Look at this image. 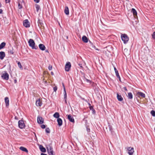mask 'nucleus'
I'll use <instances>...</instances> for the list:
<instances>
[{
  "instance_id": "obj_1",
  "label": "nucleus",
  "mask_w": 155,
  "mask_h": 155,
  "mask_svg": "<svg viewBox=\"0 0 155 155\" xmlns=\"http://www.w3.org/2000/svg\"><path fill=\"white\" fill-rule=\"evenodd\" d=\"M28 43L29 46L32 49L37 50L38 49L37 46L35 45V43L34 40L32 39H30L28 41Z\"/></svg>"
},
{
  "instance_id": "obj_2",
  "label": "nucleus",
  "mask_w": 155,
  "mask_h": 155,
  "mask_svg": "<svg viewBox=\"0 0 155 155\" xmlns=\"http://www.w3.org/2000/svg\"><path fill=\"white\" fill-rule=\"evenodd\" d=\"M51 143H50L49 145H45L46 148L49 155H54V152L53 151L52 147L51 146Z\"/></svg>"
},
{
  "instance_id": "obj_3",
  "label": "nucleus",
  "mask_w": 155,
  "mask_h": 155,
  "mask_svg": "<svg viewBox=\"0 0 155 155\" xmlns=\"http://www.w3.org/2000/svg\"><path fill=\"white\" fill-rule=\"evenodd\" d=\"M120 38L124 43L125 44H127L129 40L128 36L125 33H120Z\"/></svg>"
},
{
  "instance_id": "obj_4",
  "label": "nucleus",
  "mask_w": 155,
  "mask_h": 155,
  "mask_svg": "<svg viewBox=\"0 0 155 155\" xmlns=\"http://www.w3.org/2000/svg\"><path fill=\"white\" fill-rule=\"evenodd\" d=\"M1 77L4 80H8L9 79V75L6 71H5L2 74Z\"/></svg>"
},
{
  "instance_id": "obj_5",
  "label": "nucleus",
  "mask_w": 155,
  "mask_h": 155,
  "mask_svg": "<svg viewBox=\"0 0 155 155\" xmlns=\"http://www.w3.org/2000/svg\"><path fill=\"white\" fill-rule=\"evenodd\" d=\"M71 67V65L70 62L68 61L66 62L65 65V71L67 72L69 71Z\"/></svg>"
},
{
  "instance_id": "obj_6",
  "label": "nucleus",
  "mask_w": 155,
  "mask_h": 155,
  "mask_svg": "<svg viewBox=\"0 0 155 155\" xmlns=\"http://www.w3.org/2000/svg\"><path fill=\"white\" fill-rule=\"evenodd\" d=\"M18 125L19 128L21 129L25 128V125L24 122V120H21L18 121Z\"/></svg>"
},
{
  "instance_id": "obj_7",
  "label": "nucleus",
  "mask_w": 155,
  "mask_h": 155,
  "mask_svg": "<svg viewBox=\"0 0 155 155\" xmlns=\"http://www.w3.org/2000/svg\"><path fill=\"white\" fill-rule=\"evenodd\" d=\"M117 100L120 102H121L123 104H124L125 103L123 101L124 99L121 95L120 93H117Z\"/></svg>"
},
{
  "instance_id": "obj_8",
  "label": "nucleus",
  "mask_w": 155,
  "mask_h": 155,
  "mask_svg": "<svg viewBox=\"0 0 155 155\" xmlns=\"http://www.w3.org/2000/svg\"><path fill=\"white\" fill-rule=\"evenodd\" d=\"M145 94L143 93L141 91H138L137 92L136 94V97L137 98V97L140 98L141 97L143 98L145 97Z\"/></svg>"
},
{
  "instance_id": "obj_9",
  "label": "nucleus",
  "mask_w": 155,
  "mask_h": 155,
  "mask_svg": "<svg viewBox=\"0 0 155 155\" xmlns=\"http://www.w3.org/2000/svg\"><path fill=\"white\" fill-rule=\"evenodd\" d=\"M127 149L128 151L127 153L129 155H133L134 152V148L133 147H127Z\"/></svg>"
},
{
  "instance_id": "obj_10",
  "label": "nucleus",
  "mask_w": 155,
  "mask_h": 155,
  "mask_svg": "<svg viewBox=\"0 0 155 155\" xmlns=\"http://www.w3.org/2000/svg\"><path fill=\"white\" fill-rule=\"evenodd\" d=\"M37 122L38 124H41L44 123V119L41 117L38 116L37 118Z\"/></svg>"
},
{
  "instance_id": "obj_11",
  "label": "nucleus",
  "mask_w": 155,
  "mask_h": 155,
  "mask_svg": "<svg viewBox=\"0 0 155 155\" xmlns=\"http://www.w3.org/2000/svg\"><path fill=\"white\" fill-rule=\"evenodd\" d=\"M23 25L26 28H28L30 27V23L28 19H26L23 21Z\"/></svg>"
},
{
  "instance_id": "obj_12",
  "label": "nucleus",
  "mask_w": 155,
  "mask_h": 155,
  "mask_svg": "<svg viewBox=\"0 0 155 155\" xmlns=\"http://www.w3.org/2000/svg\"><path fill=\"white\" fill-rule=\"evenodd\" d=\"M67 119H68L70 122L73 124L75 123L74 118L71 114L67 115Z\"/></svg>"
},
{
  "instance_id": "obj_13",
  "label": "nucleus",
  "mask_w": 155,
  "mask_h": 155,
  "mask_svg": "<svg viewBox=\"0 0 155 155\" xmlns=\"http://www.w3.org/2000/svg\"><path fill=\"white\" fill-rule=\"evenodd\" d=\"M38 146L39 148L40 151L42 152V153H45L46 152V150L45 147L41 144H38Z\"/></svg>"
},
{
  "instance_id": "obj_14",
  "label": "nucleus",
  "mask_w": 155,
  "mask_h": 155,
  "mask_svg": "<svg viewBox=\"0 0 155 155\" xmlns=\"http://www.w3.org/2000/svg\"><path fill=\"white\" fill-rule=\"evenodd\" d=\"M62 85L63 88L64 90V99H67V93L66 91L65 87V85H64V83L63 82L62 83Z\"/></svg>"
},
{
  "instance_id": "obj_15",
  "label": "nucleus",
  "mask_w": 155,
  "mask_h": 155,
  "mask_svg": "<svg viewBox=\"0 0 155 155\" xmlns=\"http://www.w3.org/2000/svg\"><path fill=\"white\" fill-rule=\"evenodd\" d=\"M35 104L36 106L41 107L42 104V101L40 98H38L36 100Z\"/></svg>"
},
{
  "instance_id": "obj_16",
  "label": "nucleus",
  "mask_w": 155,
  "mask_h": 155,
  "mask_svg": "<svg viewBox=\"0 0 155 155\" xmlns=\"http://www.w3.org/2000/svg\"><path fill=\"white\" fill-rule=\"evenodd\" d=\"M38 48L42 51H45L46 49V47L44 45L42 44H40L38 45Z\"/></svg>"
},
{
  "instance_id": "obj_17",
  "label": "nucleus",
  "mask_w": 155,
  "mask_h": 155,
  "mask_svg": "<svg viewBox=\"0 0 155 155\" xmlns=\"http://www.w3.org/2000/svg\"><path fill=\"white\" fill-rule=\"evenodd\" d=\"M37 23H38V26L40 28L43 26L44 24L43 22V21L42 20H40L39 18H38Z\"/></svg>"
},
{
  "instance_id": "obj_18",
  "label": "nucleus",
  "mask_w": 155,
  "mask_h": 155,
  "mask_svg": "<svg viewBox=\"0 0 155 155\" xmlns=\"http://www.w3.org/2000/svg\"><path fill=\"white\" fill-rule=\"evenodd\" d=\"M5 102V106L6 107H8L9 105V100L8 97H5L4 98Z\"/></svg>"
},
{
  "instance_id": "obj_19",
  "label": "nucleus",
  "mask_w": 155,
  "mask_h": 155,
  "mask_svg": "<svg viewBox=\"0 0 155 155\" xmlns=\"http://www.w3.org/2000/svg\"><path fill=\"white\" fill-rule=\"evenodd\" d=\"M5 56V54L4 51H0V59L3 60Z\"/></svg>"
},
{
  "instance_id": "obj_20",
  "label": "nucleus",
  "mask_w": 155,
  "mask_h": 155,
  "mask_svg": "<svg viewBox=\"0 0 155 155\" xmlns=\"http://www.w3.org/2000/svg\"><path fill=\"white\" fill-rule=\"evenodd\" d=\"M82 41L85 43H87L88 42L89 39L85 35H84L82 37Z\"/></svg>"
},
{
  "instance_id": "obj_21",
  "label": "nucleus",
  "mask_w": 155,
  "mask_h": 155,
  "mask_svg": "<svg viewBox=\"0 0 155 155\" xmlns=\"http://www.w3.org/2000/svg\"><path fill=\"white\" fill-rule=\"evenodd\" d=\"M8 54H14V49L12 47H11L10 48H9L8 50Z\"/></svg>"
},
{
  "instance_id": "obj_22",
  "label": "nucleus",
  "mask_w": 155,
  "mask_h": 155,
  "mask_svg": "<svg viewBox=\"0 0 155 155\" xmlns=\"http://www.w3.org/2000/svg\"><path fill=\"white\" fill-rule=\"evenodd\" d=\"M64 12L65 14L67 15H69V11L68 7V6H65L64 10Z\"/></svg>"
},
{
  "instance_id": "obj_23",
  "label": "nucleus",
  "mask_w": 155,
  "mask_h": 155,
  "mask_svg": "<svg viewBox=\"0 0 155 155\" xmlns=\"http://www.w3.org/2000/svg\"><path fill=\"white\" fill-rule=\"evenodd\" d=\"M57 122H58V125L60 127L62 125L63 121L62 119L61 118H58L57 119Z\"/></svg>"
},
{
  "instance_id": "obj_24",
  "label": "nucleus",
  "mask_w": 155,
  "mask_h": 155,
  "mask_svg": "<svg viewBox=\"0 0 155 155\" xmlns=\"http://www.w3.org/2000/svg\"><path fill=\"white\" fill-rule=\"evenodd\" d=\"M19 149L22 151L25 152L27 153H28V150L27 148L21 146L19 148Z\"/></svg>"
},
{
  "instance_id": "obj_25",
  "label": "nucleus",
  "mask_w": 155,
  "mask_h": 155,
  "mask_svg": "<svg viewBox=\"0 0 155 155\" xmlns=\"http://www.w3.org/2000/svg\"><path fill=\"white\" fill-rule=\"evenodd\" d=\"M131 12L133 13V15L134 16H136L137 15V12L135 8H132L131 9Z\"/></svg>"
},
{
  "instance_id": "obj_26",
  "label": "nucleus",
  "mask_w": 155,
  "mask_h": 155,
  "mask_svg": "<svg viewBox=\"0 0 155 155\" xmlns=\"http://www.w3.org/2000/svg\"><path fill=\"white\" fill-rule=\"evenodd\" d=\"M108 126L109 128V130L110 131L111 134H113L114 131L113 130V128L112 126L110 124V123H108Z\"/></svg>"
},
{
  "instance_id": "obj_27",
  "label": "nucleus",
  "mask_w": 155,
  "mask_h": 155,
  "mask_svg": "<svg viewBox=\"0 0 155 155\" xmlns=\"http://www.w3.org/2000/svg\"><path fill=\"white\" fill-rule=\"evenodd\" d=\"M127 97L128 99L129 100H131L133 98V95L132 93L131 92H129L128 93Z\"/></svg>"
},
{
  "instance_id": "obj_28",
  "label": "nucleus",
  "mask_w": 155,
  "mask_h": 155,
  "mask_svg": "<svg viewBox=\"0 0 155 155\" xmlns=\"http://www.w3.org/2000/svg\"><path fill=\"white\" fill-rule=\"evenodd\" d=\"M60 116L58 112H55L53 115V117L55 118L58 119V118H60L59 117Z\"/></svg>"
},
{
  "instance_id": "obj_29",
  "label": "nucleus",
  "mask_w": 155,
  "mask_h": 155,
  "mask_svg": "<svg viewBox=\"0 0 155 155\" xmlns=\"http://www.w3.org/2000/svg\"><path fill=\"white\" fill-rule=\"evenodd\" d=\"M6 43L5 42H2L0 44V50L4 48L5 47Z\"/></svg>"
},
{
  "instance_id": "obj_30",
  "label": "nucleus",
  "mask_w": 155,
  "mask_h": 155,
  "mask_svg": "<svg viewBox=\"0 0 155 155\" xmlns=\"http://www.w3.org/2000/svg\"><path fill=\"white\" fill-rule=\"evenodd\" d=\"M84 80L86 81L87 82L89 83L90 84H91L93 83L92 81L87 79L84 76Z\"/></svg>"
},
{
  "instance_id": "obj_31",
  "label": "nucleus",
  "mask_w": 155,
  "mask_h": 155,
  "mask_svg": "<svg viewBox=\"0 0 155 155\" xmlns=\"http://www.w3.org/2000/svg\"><path fill=\"white\" fill-rule=\"evenodd\" d=\"M16 62L17 63L18 66V67H19V68L21 69H23V67H22V65H21L20 62L19 61H16Z\"/></svg>"
},
{
  "instance_id": "obj_32",
  "label": "nucleus",
  "mask_w": 155,
  "mask_h": 155,
  "mask_svg": "<svg viewBox=\"0 0 155 155\" xmlns=\"http://www.w3.org/2000/svg\"><path fill=\"white\" fill-rule=\"evenodd\" d=\"M35 8H36V11L38 12L39 11V10L40 9V5L37 4H36L35 5Z\"/></svg>"
},
{
  "instance_id": "obj_33",
  "label": "nucleus",
  "mask_w": 155,
  "mask_h": 155,
  "mask_svg": "<svg viewBox=\"0 0 155 155\" xmlns=\"http://www.w3.org/2000/svg\"><path fill=\"white\" fill-rule=\"evenodd\" d=\"M115 75L117 77V78L119 79V80L120 81V82H122L121 81V78L120 77L119 74V73H117L115 74Z\"/></svg>"
},
{
  "instance_id": "obj_34",
  "label": "nucleus",
  "mask_w": 155,
  "mask_h": 155,
  "mask_svg": "<svg viewBox=\"0 0 155 155\" xmlns=\"http://www.w3.org/2000/svg\"><path fill=\"white\" fill-rule=\"evenodd\" d=\"M150 114L152 116L155 117V111L154 110H151L150 112Z\"/></svg>"
},
{
  "instance_id": "obj_35",
  "label": "nucleus",
  "mask_w": 155,
  "mask_h": 155,
  "mask_svg": "<svg viewBox=\"0 0 155 155\" xmlns=\"http://www.w3.org/2000/svg\"><path fill=\"white\" fill-rule=\"evenodd\" d=\"M110 53V51H108L107 50V51H105L104 52V53L105 54L106 56L108 57L109 55V53Z\"/></svg>"
},
{
  "instance_id": "obj_36",
  "label": "nucleus",
  "mask_w": 155,
  "mask_h": 155,
  "mask_svg": "<svg viewBox=\"0 0 155 155\" xmlns=\"http://www.w3.org/2000/svg\"><path fill=\"white\" fill-rule=\"evenodd\" d=\"M45 132L46 134H49L50 133V130L49 127L46 128Z\"/></svg>"
},
{
  "instance_id": "obj_37",
  "label": "nucleus",
  "mask_w": 155,
  "mask_h": 155,
  "mask_svg": "<svg viewBox=\"0 0 155 155\" xmlns=\"http://www.w3.org/2000/svg\"><path fill=\"white\" fill-rule=\"evenodd\" d=\"M86 130L88 133L90 132V129L89 126L88 125H86Z\"/></svg>"
},
{
  "instance_id": "obj_38",
  "label": "nucleus",
  "mask_w": 155,
  "mask_h": 155,
  "mask_svg": "<svg viewBox=\"0 0 155 155\" xmlns=\"http://www.w3.org/2000/svg\"><path fill=\"white\" fill-rule=\"evenodd\" d=\"M40 125V127L42 129H45V128H46L47 126V125H46L44 124H43Z\"/></svg>"
},
{
  "instance_id": "obj_39",
  "label": "nucleus",
  "mask_w": 155,
  "mask_h": 155,
  "mask_svg": "<svg viewBox=\"0 0 155 155\" xmlns=\"http://www.w3.org/2000/svg\"><path fill=\"white\" fill-rule=\"evenodd\" d=\"M18 8L19 9H21L22 8L23 6L21 4L18 3Z\"/></svg>"
},
{
  "instance_id": "obj_40",
  "label": "nucleus",
  "mask_w": 155,
  "mask_h": 155,
  "mask_svg": "<svg viewBox=\"0 0 155 155\" xmlns=\"http://www.w3.org/2000/svg\"><path fill=\"white\" fill-rule=\"evenodd\" d=\"M152 38L154 39H155V31L153 32L152 35Z\"/></svg>"
},
{
  "instance_id": "obj_41",
  "label": "nucleus",
  "mask_w": 155,
  "mask_h": 155,
  "mask_svg": "<svg viewBox=\"0 0 155 155\" xmlns=\"http://www.w3.org/2000/svg\"><path fill=\"white\" fill-rule=\"evenodd\" d=\"M58 89V87L56 86H55L54 87H53V90H54V91L56 92L57 90Z\"/></svg>"
},
{
  "instance_id": "obj_42",
  "label": "nucleus",
  "mask_w": 155,
  "mask_h": 155,
  "mask_svg": "<svg viewBox=\"0 0 155 155\" xmlns=\"http://www.w3.org/2000/svg\"><path fill=\"white\" fill-rule=\"evenodd\" d=\"M91 110L92 111V113L94 115L96 114V111L94 109Z\"/></svg>"
},
{
  "instance_id": "obj_43",
  "label": "nucleus",
  "mask_w": 155,
  "mask_h": 155,
  "mask_svg": "<svg viewBox=\"0 0 155 155\" xmlns=\"http://www.w3.org/2000/svg\"><path fill=\"white\" fill-rule=\"evenodd\" d=\"M52 65H49V66L48 67V69L49 71H51L52 70Z\"/></svg>"
},
{
  "instance_id": "obj_44",
  "label": "nucleus",
  "mask_w": 155,
  "mask_h": 155,
  "mask_svg": "<svg viewBox=\"0 0 155 155\" xmlns=\"http://www.w3.org/2000/svg\"><path fill=\"white\" fill-rule=\"evenodd\" d=\"M114 69L115 74L118 72L117 68L114 66Z\"/></svg>"
},
{
  "instance_id": "obj_45",
  "label": "nucleus",
  "mask_w": 155,
  "mask_h": 155,
  "mask_svg": "<svg viewBox=\"0 0 155 155\" xmlns=\"http://www.w3.org/2000/svg\"><path fill=\"white\" fill-rule=\"evenodd\" d=\"M87 116H84V118L82 119V120L83 121H85V120H86V119L87 118Z\"/></svg>"
},
{
  "instance_id": "obj_46",
  "label": "nucleus",
  "mask_w": 155,
  "mask_h": 155,
  "mask_svg": "<svg viewBox=\"0 0 155 155\" xmlns=\"http://www.w3.org/2000/svg\"><path fill=\"white\" fill-rule=\"evenodd\" d=\"M89 108L90 110H92V109H94V106H91L89 107Z\"/></svg>"
},
{
  "instance_id": "obj_47",
  "label": "nucleus",
  "mask_w": 155,
  "mask_h": 155,
  "mask_svg": "<svg viewBox=\"0 0 155 155\" xmlns=\"http://www.w3.org/2000/svg\"><path fill=\"white\" fill-rule=\"evenodd\" d=\"M93 48L94 49L98 51H99L100 50L99 49L97 48L95 45L94 46H93Z\"/></svg>"
},
{
  "instance_id": "obj_48",
  "label": "nucleus",
  "mask_w": 155,
  "mask_h": 155,
  "mask_svg": "<svg viewBox=\"0 0 155 155\" xmlns=\"http://www.w3.org/2000/svg\"><path fill=\"white\" fill-rule=\"evenodd\" d=\"M34 1L35 2L37 3L39 2L40 0H34Z\"/></svg>"
},
{
  "instance_id": "obj_49",
  "label": "nucleus",
  "mask_w": 155,
  "mask_h": 155,
  "mask_svg": "<svg viewBox=\"0 0 155 155\" xmlns=\"http://www.w3.org/2000/svg\"><path fill=\"white\" fill-rule=\"evenodd\" d=\"M6 3H9L11 2V0H5Z\"/></svg>"
},
{
  "instance_id": "obj_50",
  "label": "nucleus",
  "mask_w": 155,
  "mask_h": 155,
  "mask_svg": "<svg viewBox=\"0 0 155 155\" xmlns=\"http://www.w3.org/2000/svg\"><path fill=\"white\" fill-rule=\"evenodd\" d=\"M90 44V46H91L92 48H93V46H94V45L93 43L91 42V43Z\"/></svg>"
},
{
  "instance_id": "obj_51",
  "label": "nucleus",
  "mask_w": 155,
  "mask_h": 155,
  "mask_svg": "<svg viewBox=\"0 0 155 155\" xmlns=\"http://www.w3.org/2000/svg\"><path fill=\"white\" fill-rule=\"evenodd\" d=\"M90 44V46H91L92 48H93V46H94V45L93 43L91 42V43Z\"/></svg>"
},
{
  "instance_id": "obj_52",
  "label": "nucleus",
  "mask_w": 155,
  "mask_h": 155,
  "mask_svg": "<svg viewBox=\"0 0 155 155\" xmlns=\"http://www.w3.org/2000/svg\"><path fill=\"white\" fill-rule=\"evenodd\" d=\"M90 44V46H91L92 48H93V46H94V45L93 43L91 42V43Z\"/></svg>"
},
{
  "instance_id": "obj_53",
  "label": "nucleus",
  "mask_w": 155,
  "mask_h": 155,
  "mask_svg": "<svg viewBox=\"0 0 155 155\" xmlns=\"http://www.w3.org/2000/svg\"><path fill=\"white\" fill-rule=\"evenodd\" d=\"M78 65L80 66V67L81 68H83V66L82 65V64H79Z\"/></svg>"
},
{
  "instance_id": "obj_54",
  "label": "nucleus",
  "mask_w": 155,
  "mask_h": 155,
  "mask_svg": "<svg viewBox=\"0 0 155 155\" xmlns=\"http://www.w3.org/2000/svg\"><path fill=\"white\" fill-rule=\"evenodd\" d=\"M3 10L2 9H0V14H2L3 13Z\"/></svg>"
},
{
  "instance_id": "obj_55",
  "label": "nucleus",
  "mask_w": 155,
  "mask_h": 155,
  "mask_svg": "<svg viewBox=\"0 0 155 155\" xmlns=\"http://www.w3.org/2000/svg\"><path fill=\"white\" fill-rule=\"evenodd\" d=\"M64 103L65 104H67V99H64Z\"/></svg>"
},
{
  "instance_id": "obj_56",
  "label": "nucleus",
  "mask_w": 155,
  "mask_h": 155,
  "mask_svg": "<svg viewBox=\"0 0 155 155\" xmlns=\"http://www.w3.org/2000/svg\"><path fill=\"white\" fill-rule=\"evenodd\" d=\"M124 89L125 91H127V87H124Z\"/></svg>"
},
{
  "instance_id": "obj_57",
  "label": "nucleus",
  "mask_w": 155,
  "mask_h": 155,
  "mask_svg": "<svg viewBox=\"0 0 155 155\" xmlns=\"http://www.w3.org/2000/svg\"><path fill=\"white\" fill-rule=\"evenodd\" d=\"M89 101V100L88 99V100H85V101L86 102L88 103H89L88 102Z\"/></svg>"
},
{
  "instance_id": "obj_58",
  "label": "nucleus",
  "mask_w": 155,
  "mask_h": 155,
  "mask_svg": "<svg viewBox=\"0 0 155 155\" xmlns=\"http://www.w3.org/2000/svg\"><path fill=\"white\" fill-rule=\"evenodd\" d=\"M15 120H18V118L16 116H15L14 118Z\"/></svg>"
},
{
  "instance_id": "obj_59",
  "label": "nucleus",
  "mask_w": 155,
  "mask_h": 155,
  "mask_svg": "<svg viewBox=\"0 0 155 155\" xmlns=\"http://www.w3.org/2000/svg\"><path fill=\"white\" fill-rule=\"evenodd\" d=\"M40 155H47V154L44 153H41Z\"/></svg>"
},
{
  "instance_id": "obj_60",
  "label": "nucleus",
  "mask_w": 155,
  "mask_h": 155,
  "mask_svg": "<svg viewBox=\"0 0 155 155\" xmlns=\"http://www.w3.org/2000/svg\"><path fill=\"white\" fill-rule=\"evenodd\" d=\"M14 83L16 84L17 82V80L16 79H15L14 80Z\"/></svg>"
},
{
  "instance_id": "obj_61",
  "label": "nucleus",
  "mask_w": 155,
  "mask_h": 155,
  "mask_svg": "<svg viewBox=\"0 0 155 155\" xmlns=\"http://www.w3.org/2000/svg\"><path fill=\"white\" fill-rule=\"evenodd\" d=\"M45 52H47V53H49V51H48V49L45 50Z\"/></svg>"
},
{
  "instance_id": "obj_62",
  "label": "nucleus",
  "mask_w": 155,
  "mask_h": 155,
  "mask_svg": "<svg viewBox=\"0 0 155 155\" xmlns=\"http://www.w3.org/2000/svg\"><path fill=\"white\" fill-rule=\"evenodd\" d=\"M88 105V106L89 107L91 106V104L89 102V103H87Z\"/></svg>"
},
{
  "instance_id": "obj_63",
  "label": "nucleus",
  "mask_w": 155,
  "mask_h": 155,
  "mask_svg": "<svg viewBox=\"0 0 155 155\" xmlns=\"http://www.w3.org/2000/svg\"><path fill=\"white\" fill-rule=\"evenodd\" d=\"M81 100H83L84 101H85V100H86V99H84V98H83V97H81Z\"/></svg>"
},
{
  "instance_id": "obj_64",
  "label": "nucleus",
  "mask_w": 155,
  "mask_h": 155,
  "mask_svg": "<svg viewBox=\"0 0 155 155\" xmlns=\"http://www.w3.org/2000/svg\"><path fill=\"white\" fill-rule=\"evenodd\" d=\"M51 74L52 75H54V73L53 71H51Z\"/></svg>"
}]
</instances>
